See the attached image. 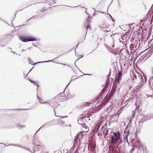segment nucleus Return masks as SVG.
I'll list each match as a JSON object with an SVG mask.
<instances>
[{
	"mask_svg": "<svg viewBox=\"0 0 153 153\" xmlns=\"http://www.w3.org/2000/svg\"><path fill=\"white\" fill-rule=\"evenodd\" d=\"M49 5L50 6V5H51L52 4H51V3H49Z\"/></svg>",
	"mask_w": 153,
	"mask_h": 153,
	"instance_id": "a211bd4d",
	"label": "nucleus"
},
{
	"mask_svg": "<svg viewBox=\"0 0 153 153\" xmlns=\"http://www.w3.org/2000/svg\"><path fill=\"white\" fill-rule=\"evenodd\" d=\"M58 98L59 100H60L59 102H61L66 100L65 97L63 96H62L59 95L58 96Z\"/></svg>",
	"mask_w": 153,
	"mask_h": 153,
	"instance_id": "423d86ee",
	"label": "nucleus"
},
{
	"mask_svg": "<svg viewBox=\"0 0 153 153\" xmlns=\"http://www.w3.org/2000/svg\"><path fill=\"white\" fill-rule=\"evenodd\" d=\"M121 79H122L120 77H119L116 76L115 77V82H117L118 83H120V82L119 81L120 80H121Z\"/></svg>",
	"mask_w": 153,
	"mask_h": 153,
	"instance_id": "1a4fd4ad",
	"label": "nucleus"
},
{
	"mask_svg": "<svg viewBox=\"0 0 153 153\" xmlns=\"http://www.w3.org/2000/svg\"><path fill=\"white\" fill-rule=\"evenodd\" d=\"M122 72L120 71H118L117 76L122 79Z\"/></svg>",
	"mask_w": 153,
	"mask_h": 153,
	"instance_id": "6e6552de",
	"label": "nucleus"
},
{
	"mask_svg": "<svg viewBox=\"0 0 153 153\" xmlns=\"http://www.w3.org/2000/svg\"><path fill=\"white\" fill-rule=\"evenodd\" d=\"M137 143L138 144H139V142L138 141H137Z\"/></svg>",
	"mask_w": 153,
	"mask_h": 153,
	"instance_id": "aec40b11",
	"label": "nucleus"
},
{
	"mask_svg": "<svg viewBox=\"0 0 153 153\" xmlns=\"http://www.w3.org/2000/svg\"><path fill=\"white\" fill-rule=\"evenodd\" d=\"M38 98L40 103L46 104L45 106L46 108L48 109L52 107V106L51 105L49 104L47 102L45 101V100L38 97Z\"/></svg>",
	"mask_w": 153,
	"mask_h": 153,
	"instance_id": "39448f33",
	"label": "nucleus"
},
{
	"mask_svg": "<svg viewBox=\"0 0 153 153\" xmlns=\"http://www.w3.org/2000/svg\"><path fill=\"white\" fill-rule=\"evenodd\" d=\"M111 144H112V143H111V142L110 143V146H109V147L110 148H113V146L112 145H111Z\"/></svg>",
	"mask_w": 153,
	"mask_h": 153,
	"instance_id": "2eb2a0df",
	"label": "nucleus"
},
{
	"mask_svg": "<svg viewBox=\"0 0 153 153\" xmlns=\"http://www.w3.org/2000/svg\"><path fill=\"white\" fill-rule=\"evenodd\" d=\"M59 105V104H57V105H56V104H54L53 105H54L56 107V106H58Z\"/></svg>",
	"mask_w": 153,
	"mask_h": 153,
	"instance_id": "dca6fc26",
	"label": "nucleus"
},
{
	"mask_svg": "<svg viewBox=\"0 0 153 153\" xmlns=\"http://www.w3.org/2000/svg\"><path fill=\"white\" fill-rule=\"evenodd\" d=\"M138 87H135L134 88V92L135 93L137 92L138 91Z\"/></svg>",
	"mask_w": 153,
	"mask_h": 153,
	"instance_id": "f8f14e48",
	"label": "nucleus"
},
{
	"mask_svg": "<svg viewBox=\"0 0 153 153\" xmlns=\"http://www.w3.org/2000/svg\"><path fill=\"white\" fill-rule=\"evenodd\" d=\"M119 144H118V145H117V148H118V146H119Z\"/></svg>",
	"mask_w": 153,
	"mask_h": 153,
	"instance_id": "412c9836",
	"label": "nucleus"
},
{
	"mask_svg": "<svg viewBox=\"0 0 153 153\" xmlns=\"http://www.w3.org/2000/svg\"><path fill=\"white\" fill-rule=\"evenodd\" d=\"M139 146V145H136V146Z\"/></svg>",
	"mask_w": 153,
	"mask_h": 153,
	"instance_id": "6ab92c4d",
	"label": "nucleus"
},
{
	"mask_svg": "<svg viewBox=\"0 0 153 153\" xmlns=\"http://www.w3.org/2000/svg\"><path fill=\"white\" fill-rule=\"evenodd\" d=\"M120 134L119 132L116 133L114 132H111L110 137L111 143L115 144L120 139Z\"/></svg>",
	"mask_w": 153,
	"mask_h": 153,
	"instance_id": "f257e3e1",
	"label": "nucleus"
},
{
	"mask_svg": "<svg viewBox=\"0 0 153 153\" xmlns=\"http://www.w3.org/2000/svg\"><path fill=\"white\" fill-rule=\"evenodd\" d=\"M129 130H128V131H127V129H126L125 131V133L126 135L127 136H128L129 134Z\"/></svg>",
	"mask_w": 153,
	"mask_h": 153,
	"instance_id": "9b49d317",
	"label": "nucleus"
},
{
	"mask_svg": "<svg viewBox=\"0 0 153 153\" xmlns=\"http://www.w3.org/2000/svg\"><path fill=\"white\" fill-rule=\"evenodd\" d=\"M52 1H52V0H50V1H51V2H52Z\"/></svg>",
	"mask_w": 153,
	"mask_h": 153,
	"instance_id": "4be33fe9",
	"label": "nucleus"
},
{
	"mask_svg": "<svg viewBox=\"0 0 153 153\" xmlns=\"http://www.w3.org/2000/svg\"><path fill=\"white\" fill-rule=\"evenodd\" d=\"M152 47H153V44L152 45Z\"/></svg>",
	"mask_w": 153,
	"mask_h": 153,
	"instance_id": "5701e85b",
	"label": "nucleus"
},
{
	"mask_svg": "<svg viewBox=\"0 0 153 153\" xmlns=\"http://www.w3.org/2000/svg\"><path fill=\"white\" fill-rule=\"evenodd\" d=\"M145 21L144 19H141L140 20V23H141L142 22H145Z\"/></svg>",
	"mask_w": 153,
	"mask_h": 153,
	"instance_id": "4468645a",
	"label": "nucleus"
},
{
	"mask_svg": "<svg viewBox=\"0 0 153 153\" xmlns=\"http://www.w3.org/2000/svg\"><path fill=\"white\" fill-rule=\"evenodd\" d=\"M29 80L31 83H33L35 85L37 86L38 87V88L39 87V85L36 82L30 79H29Z\"/></svg>",
	"mask_w": 153,
	"mask_h": 153,
	"instance_id": "9d476101",
	"label": "nucleus"
},
{
	"mask_svg": "<svg viewBox=\"0 0 153 153\" xmlns=\"http://www.w3.org/2000/svg\"><path fill=\"white\" fill-rule=\"evenodd\" d=\"M84 136H85V135H84L82 132L79 133L76 136H75L74 140V146H79L81 140Z\"/></svg>",
	"mask_w": 153,
	"mask_h": 153,
	"instance_id": "f03ea898",
	"label": "nucleus"
},
{
	"mask_svg": "<svg viewBox=\"0 0 153 153\" xmlns=\"http://www.w3.org/2000/svg\"><path fill=\"white\" fill-rule=\"evenodd\" d=\"M137 33L138 39H140L142 37V34L140 33V30H137Z\"/></svg>",
	"mask_w": 153,
	"mask_h": 153,
	"instance_id": "0eeeda50",
	"label": "nucleus"
},
{
	"mask_svg": "<svg viewBox=\"0 0 153 153\" xmlns=\"http://www.w3.org/2000/svg\"><path fill=\"white\" fill-rule=\"evenodd\" d=\"M19 39L23 42H26L29 41H32L35 40V38L32 37H24L21 36L19 37Z\"/></svg>",
	"mask_w": 153,
	"mask_h": 153,
	"instance_id": "7ed1b4c3",
	"label": "nucleus"
},
{
	"mask_svg": "<svg viewBox=\"0 0 153 153\" xmlns=\"http://www.w3.org/2000/svg\"><path fill=\"white\" fill-rule=\"evenodd\" d=\"M90 17L88 16L87 20L85 22L84 25V28H85L87 31L88 30H91V26L90 24V22H91Z\"/></svg>",
	"mask_w": 153,
	"mask_h": 153,
	"instance_id": "20e7f679",
	"label": "nucleus"
},
{
	"mask_svg": "<svg viewBox=\"0 0 153 153\" xmlns=\"http://www.w3.org/2000/svg\"><path fill=\"white\" fill-rule=\"evenodd\" d=\"M59 123H64V122L62 120V118H61L59 120Z\"/></svg>",
	"mask_w": 153,
	"mask_h": 153,
	"instance_id": "ddd939ff",
	"label": "nucleus"
},
{
	"mask_svg": "<svg viewBox=\"0 0 153 153\" xmlns=\"http://www.w3.org/2000/svg\"><path fill=\"white\" fill-rule=\"evenodd\" d=\"M63 94V93H62V94H62H62Z\"/></svg>",
	"mask_w": 153,
	"mask_h": 153,
	"instance_id": "b1692460",
	"label": "nucleus"
},
{
	"mask_svg": "<svg viewBox=\"0 0 153 153\" xmlns=\"http://www.w3.org/2000/svg\"><path fill=\"white\" fill-rule=\"evenodd\" d=\"M87 127H88V126H86L85 128L87 129V131H87L88 130V129Z\"/></svg>",
	"mask_w": 153,
	"mask_h": 153,
	"instance_id": "f3484780",
	"label": "nucleus"
}]
</instances>
